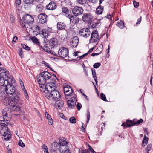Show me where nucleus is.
I'll return each mask as SVG.
<instances>
[{
	"mask_svg": "<svg viewBox=\"0 0 153 153\" xmlns=\"http://www.w3.org/2000/svg\"><path fill=\"white\" fill-rule=\"evenodd\" d=\"M15 80L12 76L7 77V79H1L0 81V85L4 87V90L12 99L16 98L20 99L19 96V92L16 90L13 84L14 83Z\"/></svg>",
	"mask_w": 153,
	"mask_h": 153,
	"instance_id": "f257e3e1",
	"label": "nucleus"
},
{
	"mask_svg": "<svg viewBox=\"0 0 153 153\" xmlns=\"http://www.w3.org/2000/svg\"><path fill=\"white\" fill-rule=\"evenodd\" d=\"M20 99L16 98L12 99L11 97H7L2 101V103L6 106H9L10 109L13 111H17L20 109V107L17 105V103L19 101Z\"/></svg>",
	"mask_w": 153,
	"mask_h": 153,
	"instance_id": "f03ea898",
	"label": "nucleus"
},
{
	"mask_svg": "<svg viewBox=\"0 0 153 153\" xmlns=\"http://www.w3.org/2000/svg\"><path fill=\"white\" fill-rule=\"evenodd\" d=\"M51 74L47 71H44L37 76V80L39 85H44L46 82V80L50 79Z\"/></svg>",
	"mask_w": 153,
	"mask_h": 153,
	"instance_id": "7ed1b4c3",
	"label": "nucleus"
},
{
	"mask_svg": "<svg viewBox=\"0 0 153 153\" xmlns=\"http://www.w3.org/2000/svg\"><path fill=\"white\" fill-rule=\"evenodd\" d=\"M3 117H1L0 120V124L1 127L3 126V127L7 126L9 122V118L8 117V113L7 111L5 110H3L2 111Z\"/></svg>",
	"mask_w": 153,
	"mask_h": 153,
	"instance_id": "20e7f679",
	"label": "nucleus"
},
{
	"mask_svg": "<svg viewBox=\"0 0 153 153\" xmlns=\"http://www.w3.org/2000/svg\"><path fill=\"white\" fill-rule=\"evenodd\" d=\"M72 95H73V97L70 98L69 100H68L67 102L68 106L71 109H73L75 107L77 102L76 95L74 93L72 94Z\"/></svg>",
	"mask_w": 153,
	"mask_h": 153,
	"instance_id": "39448f33",
	"label": "nucleus"
},
{
	"mask_svg": "<svg viewBox=\"0 0 153 153\" xmlns=\"http://www.w3.org/2000/svg\"><path fill=\"white\" fill-rule=\"evenodd\" d=\"M68 49L64 47L60 48L58 51L59 57L63 58L67 57L68 55Z\"/></svg>",
	"mask_w": 153,
	"mask_h": 153,
	"instance_id": "423d86ee",
	"label": "nucleus"
},
{
	"mask_svg": "<svg viewBox=\"0 0 153 153\" xmlns=\"http://www.w3.org/2000/svg\"><path fill=\"white\" fill-rule=\"evenodd\" d=\"M22 19L23 22L27 24H32L34 22V19L32 16L28 14L24 15Z\"/></svg>",
	"mask_w": 153,
	"mask_h": 153,
	"instance_id": "0eeeda50",
	"label": "nucleus"
},
{
	"mask_svg": "<svg viewBox=\"0 0 153 153\" xmlns=\"http://www.w3.org/2000/svg\"><path fill=\"white\" fill-rule=\"evenodd\" d=\"M2 130L1 132H3L4 133V140H8L10 139L11 137L10 134V132H9L8 130V128L7 126L3 127V126L1 127Z\"/></svg>",
	"mask_w": 153,
	"mask_h": 153,
	"instance_id": "6e6552de",
	"label": "nucleus"
},
{
	"mask_svg": "<svg viewBox=\"0 0 153 153\" xmlns=\"http://www.w3.org/2000/svg\"><path fill=\"white\" fill-rule=\"evenodd\" d=\"M72 11L74 16H78L82 14L84 10L82 7L76 6L72 9Z\"/></svg>",
	"mask_w": 153,
	"mask_h": 153,
	"instance_id": "1a4fd4ad",
	"label": "nucleus"
},
{
	"mask_svg": "<svg viewBox=\"0 0 153 153\" xmlns=\"http://www.w3.org/2000/svg\"><path fill=\"white\" fill-rule=\"evenodd\" d=\"M90 30L88 28H84L80 29L79 32L80 36L85 38L88 37L90 34Z\"/></svg>",
	"mask_w": 153,
	"mask_h": 153,
	"instance_id": "9d476101",
	"label": "nucleus"
},
{
	"mask_svg": "<svg viewBox=\"0 0 153 153\" xmlns=\"http://www.w3.org/2000/svg\"><path fill=\"white\" fill-rule=\"evenodd\" d=\"M68 17L70 19V24L72 25L77 24L79 22V19L77 16L69 14Z\"/></svg>",
	"mask_w": 153,
	"mask_h": 153,
	"instance_id": "9b49d317",
	"label": "nucleus"
},
{
	"mask_svg": "<svg viewBox=\"0 0 153 153\" xmlns=\"http://www.w3.org/2000/svg\"><path fill=\"white\" fill-rule=\"evenodd\" d=\"M99 39L98 31L97 30H94L91 33L90 42L92 43L96 42Z\"/></svg>",
	"mask_w": 153,
	"mask_h": 153,
	"instance_id": "f8f14e48",
	"label": "nucleus"
},
{
	"mask_svg": "<svg viewBox=\"0 0 153 153\" xmlns=\"http://www.w3.org/2000/svg\"><path fill=\"white\" fill-rule=\"evenodd\" d=\"M93 18L92 16L90 13H86L83 14L82 17V20L85 23L91 22Z\"/></svg>",
	"mask_w": 153,
	"mask_h": 153,
	"instance_id": "ddd939ff",
	"label": "nucleus"
},
{
	"mask_svg": "<svg viewBox=\"0 0 153 153\" xmlns=\"http://www.w3.org/2000/svg\"><path fill=\"white\" fill-rule=\"evenodd\" d=\"M52 88V86H50L49 85L47 84L46 85L45 87V95L46 98L49 100L51 98L50 93L51 91Z\"/></svg>",
	"mask_w": 153,
	"mask_h": 153,
	"instance_id": "4468645a",
	"label": "nucleus"
},
{
	"mask_svg": "<svg viewBox=\"0 0 153 153\" xmlns=\"http://www.w3.org/2000/svg\"><path fill=\"white\" fill-rule=\"evenodd\" d=\"M51 96L53 99L55 100H57L60 98V94L57 91L55 90H53L51 92Z\"/></svg>",
	"mask_w": 153,
	"mask_h": 153,
	"instance_id": "2eb2a0df",
	"label": "nucleus"
},
{
	"mask_svg": "<svg viewBox=\"0 0 153 153\" xmlns=\"http://www.w3.org/2000/svg\"><path fill=\"white\" fill-rule=\"evenodd\" d=\"M48 17V16L44 13H40L38 16V18L39 22L42 24L46 22Z\"/></svg>",
	"mask_w": 153,
	"mask_h": 153,
	"instance_id": "dca6fc26",
	"label": "nucleus"
},
{
	"mask_svg": "<svg viewBox=\"0 0 153 153\" xmlns=\"http://www.w3.org/2000/svg\"><path fill=\"white\" fill-rule=\"evenodd\" d=\"M50 47L51 48L56 47L58 45V41L56 38H53L50 39L49 42Z\"/></svg>",
	"mask_w": 153,
	"mask_h": 153,
	"instance_id": "f3484780",
	"label": "nucleus"
},
{
	"mask_svg": "<svg viewBox=\"0 0 153 153\" xmlns=\"http://www.w3.org/2000/svg\"><path fill=\"white\" fill-rule=\"evenodd\" d=\"M62 146L61 145V144L59 143H58L56 142H55L53 143L51 145V150L53 152L56 151L58 149L59 150Z\"/></svg>",
	"mask_w": 153,
	"mask_h": 153,
	"instance_id": "a211bd4d",
	"label": "nucleus"
},
{
	"mask_svg": "<svg viewBox=\"0 0 153 153\" xmlns=\"http://www.w3.org/2000/svg\"><path fill=\"white\" fill-rule=\"evenodd\" d=\"M79 42V38L77 36H74L72 39L71 46L72 48H75L77 46Z\"/></svg>",
	"mask_w": 153,
	"mask_h": 153,
	"instance_id": "6ab92c4d",
	"label": "nucleus"
},
{
	"mask_svg": "<svg viewBox=\"0 0 153 153\" xmlns=\"http://www.w3.org/2000/svg\"><path fill=\"white\" fill-rule=\"evenodd\" d=\"M64 91L65 95L67 96H69L73 93L72 89L69 85H67L64 88Z\"/></svg>",
	"mask_w": 153,
	"mask_h": 153,
	"instance_id": "aec40b11",
	"label": "nucleus"
},
{
	"mask_svg": "<svg viewBox=\"0 0 153 153\" xmlns=\"http://www.w3.org/2000/svg\"><path fill=\"white\" fill-rule=\"evenodd\" d=\"M121 126H123L124 128L125 129L126 128L130 127L132 126H133L132 120L127 119L126 121V123H123Z\"/></svg>",
	"mask_w": 153,
	"mask_h": 153,
	"instance_id": "412c9836",
	"label": "nucleus"
},
{
	"mask_svg": "<svg viewBox=\"0 0 153 153\" xmlns=\"http://www.w3.org/2000/svg\"><path fill=\"white\" fill-rule=\"evenodd\" d=\"M57 5L56 3L53 1L50 2L46 6V8L48 10H53L56 8Z\"/></svg>",
	"mask_w": 153,
	"mask_h": 153,
	"instance_id": "4be33fe9",
	"label": "nucleus"
},
{
	"mask_svg": "<svg viewBox=\"0 0 153 153\" xmlns=\"http://www.w3.org/2000/svg\"><path fill=\"white\" fill-rule=\"evenodd\" d=\"M66 27V25L64 22H59L57 23V27L58 30H65L67 33H68L67 30L65 29Z\"/></svg>",
	"mask_w": 153,
	"mask_h": 153,
	"instance_id": "5701e85b",
	"label": "nucleus"
},
{
	"mask_svg": "<svg viewBox=\"0 0 153 153\" xmlns=\"http://www.w3.org/2000/svg\"><path fill=\"white\" fill-rule=\"evenodd\" d=\"M64 105L63 101L62 100H57L56 102L55 107L56 109H61L63 106Z\"/></svg>",
	"mask_w": 153,
	"mask_h": 153,
	"instance_id": "b1692460",
	"label": "nucleus"
},
{
	"mask_svg": "<svg viewBox=\"0 0 153 153\" xmlns=\"http://www.w3.org/2000/svg\"><path fill=\"white\" fill-rule=\"evenodd\" d=\"M59 152L60 153H71L69 149L66 146L64 145L61 146L60 149H59Z\"/></svg>",
	"mask_w": 153,
	"mask_h": 153,
	"instance_id": "393cba45",
	"label": "nucleus"
},
{
	"mask_svg": "<svg viewBox=\"0 0 153 153\" xmlns=\"http://www.w3.org/2000/svg\"><path fill=\"white\" fill-rule=\"evenodd\" d=\"M45 115L46 118L49 120L48 124L50 125H52L53 123V121L51 118L50 115L48 112H46L45 113Z\"/></svg>",
	"mask_w": 153,
	"mask_h": 153,
	"instance_id": "a878e982",
	"label": "nucleus"
},
{
	"mask_svg": "<svg viewBox=\"0 0 153 153\" xmlns=\"http://www.w3.org/2000/svg\"><path fill=\"white\" fill-rule=\"evenodd\" d=\"M104 7L101 6V4H99V6L96 9V13L101 14L102 13Z\"/></svg>",
	"mask_w": 153,
	"mask_h": 153,
	"instance_id": "bb28decb",
	"label": "nucleus"
},
{
	"mask_svg": "<svg viewBox=\"0 0 153 153\" xmlns=\"http://www.w3.org/2000/svg\"><path fill=\"white\" fill-rule=\"evenodd\" d=\"M143 121V120L142 119H141L139 120L136 119H134L132 120L133 126L138 125L142 123Z\"/></svg>",
	"mask_w": 153,
	"mask_h": 153,
	"instance_id": "cd10ccee",
	"label": "nucleus"
},
{
	"mask_svg": "<svg viewBox=\"0 0 153 153\" xmlns=\"http://www.w3.org/2000/svg\"><path fill=\"white\" fill-rule=\"evenodd\" d=\"M116 25L118 26L120 28H123L124 27V22L122 20H120L119 22H117Z\"/></svg>",
	"mask_w": 153,
	"mask_h": 153,
	"instance_id": "c85d7f7f",
	"label": "nucleus"
},
{
	"mask_svg": "<svg viewBox=\"0 0 153 153\" xmlns=\"http://www.w3.org/2000/svg\"><path fill=\"white\" fill-rule=\"evenodd\" d=\"M4 90H2L0 93V101L2 102L7 96H6L4 92L3 91Z\"/></svg>",
	"mask_w": 153,
	"mask_h": 153,
	"instance_id": "c756f323",
	"label": "nucleus"
},
{
	"mask_svg": "<svg viewBox=\"0 0 153 153\" xmlns=\"http://www.w3.org/2000/svg\"><path fill=\"white\" fill-rule=\"evenodd\" d=\"M41 47L47 52H49L52 49V48H50V45H48L46 46H44L43 47L41 46Z\"/></svg>",
	"mask_w": 153,
	"mask_h": 153,
	"instance_id": "7c9ffc66",
	"label": "nucleus"
},
{
	"mask_svg": "<svg viewBox=\"0 0 153 153\" xmlns=\"http://www.w3.org/2000/svg\"><path fill=\"white\" fill-rule=\"evenodd\" d=\"M41 32V34L43 36L44 38H46L47 37H48V30H46L45 29H42Z\"/></svg>",
	"mask_w": 153,
	"mask_h": 153,
	"instance_id": "2f4dec72",
	"label": "nucleus"
},
{
	"mask_svg": "<svg viewBox=\"0 0 153 153\" xmlns=\"http://www.w3.org/2000/svg\"><path fill=\"white\" fill-rule=\"evenodd\" d=\"M31 39L34 43H35L37 45L39 46H40V43L39 42V40L36 37H32Z\"/></svg>",
	"mask_w": 153,
	"mask_h": 153,
	"instance_id": "473e14b6",
	"label": "nucleus"
},
{
	"mask_svg": "<svg viewBox=\"0 0 153 153\" xmlns=\"http://www.w3.org/2000/svg\"><path fill=\"white\" fill-rule=\"evenodd\" d=\"M43 8V6L40 4L37 5L36 7V10L39 12H41Z\"/></svg>",
	"mask_w": 153,
	"mask_h": 153,
	"instance_id": "72a5a7b5",
	"label": "nucleus"
},
{
	"mask_svg": "<svg viewBox=\"0 0 153 153\" xmlns=\"http://www.w3.org/2000/svg\"><path fill=\"white\" fill-rule=\"evenodd\" d=\"M77 3L80 5H83L86 3V0H77Z\"/></svg>",
	"mask_w": 153,
	"mask_h": 153,
	"instance_id": "f704fd0d",
	"label": "nucleus"
},
{
	"mask_svg": "<svg viewBox=\"0 0 153 153\" xmlns=\"http://www.w3.org/2000/svg\"><path fill=\"white\" fill-rule=\"evenodd\" d=\"M35 28V30H36V32L38 33L39 34H41V31H40V27L39 25H35L34 26Z\"/></svg>",
	"mask_w": 153,
	"mask_h": 153,
	"instance_id": "c9c22d12",
	"label": "nucleus"
},
{
	"mask_svg": "<svg viewBox=\"0 0 153 153\" xmlns=\"http://www.w3.org/2000/svg\"><path fill=\"white\" fill-rule=\"evenodd\" d=\"M152 146V144H150L147 146L146 148H145V151H147L146 153H148L149 151L151 150Z\"/></svg>",
	"mask_w": 153,
	"mask_h": 153,
	"instance_id": "e433bc0d",
	"label": "nucleus"
},
{
	"mask_svg": "<svg viewBox=\"0 0 153 153\" xmlns=\"http://www.w3.org/2000/svg\"><path fill=\"white\" fill-rule=\"evenodd\" d=\"M21 45L24 49L28 51L30 50V48L27 45H26L25 44H21Z\"/></svg>",
	"mask_w": 153,
	"mask_h": 153,
	"instance_id": "4c0bfd02",
	"label": "nucleus"
},
{
	"mask_svg": "<svg viewBox=\"0 0 153 153\" xmlns=\"http://www.w3.org/2000/svg\"><path fill=\"white\" fill-rule=\"evenodd\" d=\"M35 2L34 0H24V2L26 4H31Z\"/></svg>",
	"mask_w": 153,
	"mask_h": 153,
	"instance_id": "58836bf2",
	"label": "nucleus"
},
{
	"mask_svg": "<svg viewBox=\"0 0 153 153\" xmlns=\"http://www.w3.org/2000/svg\"><path fill=\"white\" fill-rule=\"evenodd\" d=\"M87 119L86 120L87 123H88L89 122V121L90 119V115L89 111L88 110H87Z\"/></svg>",
	"mask_w": 153,
	"mask_h": 153,
	"instance_id": "ea45409f",
	"label": "nucleus"
},
{
	"mask_svg": "<svg viewBox=\"0 0 153 153\" xmlns=\"http://www.w3.org/2000/svg\"><path fill=\"white\" fill-rule=\"evenodd\" d=\"M69 121L72 123H75L76 122V119L74 117H73L69 119Z\"/></svg>",
	"mask_w": 153,
	"mask_h": 153,
	"instance_id": "a19ab883",
	"label": "nucleus"
},
{
	"mask_svg": "<svg viewBox=\"0 0 153 153\" xmlns=\"http://www.w3.org/2000/svg\"><path fill=\"white\" fill-rule=\"evenodd\" d=\"M42 64H44L48 68H50L51 70H52V71H54V72L56 73V72H55V71H54L52 69L49 67V65H50L48 63H46L45 61H42Z\"/></svg>",
	"mask_w": 153,
	"mask_h": 153,
	"instance_id": "79ce46f5",
	"label": "nucleus"
},
{
	"mask_svg": "<svg viewBox=\"0 0 153 153\" xmlns=\"http://www.w3.org/2000/svg\"><path fill=\"white\" fill-rule=\"evenodd\" d=\"M100 96L102 100L105 101H107V99L105 94L103 93H102L100 94Z\"/></svg>",
	"mask_w": 153,
	"mask_h": 153,
	"instance_id": "37998d69",
	"label": "nucleus"
},
{
	"mask_svg": "<svg viewBox=\"0 0 153 153\" xmlns=\"http://www.w3.org/2000/svg\"><path fill=\"white\" fill-rule=\"evenodd\" d=\"M50 78L51 79V81L50 84H51L52 86H53L55 85V82H56V79L55 78H53L51 77V76Z\"/></svg>",
	"mask_w": 153,
	"mask_h": 153,
	"instance_id": "c03bdc74",
	"label": "nucleus"
},
{
	"mask_svg": "<svg viewBox=\"0 0 153 153\" xmlns=\"http://www.w3.org/2000/svg\"><path fill=\"white\" fill-rule=\"evenodd\" d=\"M18 145L19 146L22 147H24L25 146L24 143L22 142L21 140H19L18 142Z\"/></svg>",
	"mask_w": 153,
	"mask_h": 153,
	"instance_id": "a18cd8bd",
	"label": "nucleus"
},
{
	"mask_svg": "<svg viewBox=\"0 0 153 153\" xmlns=\"http://www.w3.org/2000/svg\"><path fill=\"white\" fill-rule=\"evenodd\" d=\"M91 71L93 78H95L96 77H97L95 71V70L94 69H92Z\"/></svg>",
	"mask_w": 153,
	"mask_h": 153,
	"instance_id": "49530a36",
	"label": "nucleus"
},
{
	"mask_svg": "<svg viewBox=\"0 0 153 153\" xmlns=\"http://www.w3.org/2000/svg\"><path fill=\"white\" fill-rule=\"evenodd\" d=\"M149 140V138L146 137V135H144V144L147 145Z\"/></svg>",
	"mask_w": 153,
	"mask_h": 153,
	"instance_id": "de8ad7c7",
	"label": "nucleus"
},
{
	"mask_svg": "<svg viewBox=\"0 0 153 153\" xmlns=\"http://www.w3.org/2000/svg\"><path fill=\"white\" fill-rule=\"evenodd\" d=\"M101 65V64L100 63H96L94 64L93 67L94 68H97Z\"/></svg>",
	"mask_w": 153,
	"mask_h": 153,
	"instance_id": "09e8293b",
	"label": "nucleus"
},
{
	"mask_svg": "<svg viewBox=\"0 0 153 153\" xmlns=\"http://www.w3.org/2000/svg\"><path fill=\"white\" fill-rule=\"evenodd\" d=\"M19 54L21 57L23 56V53L22 48H19Z\"/></svg>",
	"mask_w": 153,
	"mask_h": 153,
	"instance_id": "8fccbe9b",
	"label": "nucleus"
},
{
	"mask_svg": "<svg viewBox=\"0 0 153 153\" xmlns=\"http://www.w3.org/2000/svg\"><path fill=\"white\" fill-rule=\"evenodd\" d=\"M82 105L81 103L78 102L76 104V107L78 110L79 111L81 109Z\"/></svg>",
	"mask_w": 153,
	"mask_h": 153,
	"instance_id": "3c124183",
	"label": "nucleus"
},
{
	"mask_svg": "<svg viewBox=\"0 0 153 153\" xmlns=\"http://www.w3.org/2000/svg\"><path fill=\"white\" fill-rule=\"evenodd\" d=\"M7 71V70L4 69H2L0 67V72L1 73V75L2 74V73H6V72Z\"/></svg>",
	"mask_w": 153,
	"mask_h": 153,
	"instance_id": "603ef678",
	"label": "nucleus"
},
{
	"mask_svg": "<svg viewBox=\"0 0 153 153\" xmlns=\"http://www.w3.org/2000/svg\"><path fill=\"white\" fill-rule=\"evenodd\" d=\"M100 25H98L97 23L92 24L91 27L92 28H98Z\"/></svg>",
	"mask_w": 153,
	"mask_h": 153,
	"instance_id": "864d4df0",
	"label": "nucleus"
},
{
	"mask_svg": "<svg viewBox=\"0 0 153 153\" xmlns=\"http://www.w3.org/2000/svg\"><path fill=\"white\" fill-rule=\"evenodd\" d=\"M133 4L134 7L137 8L139 5V3L138 2H137L136 1L134 0L133 1Z\"/></svg>",
	"mask_w": 153,
	"mask_h": 153,
	"instance_id": "5fc2aeb1",
	"label": "nucleus"
},
{
	"mask_svg": "<svg viewBox=\"0 0 153 153\" xmlns=\"http://www.w3.org/2000/svg\"><path fill=\"white\" fill-rule=\"evenodd\" d=\"M49 52L51 54L54 55V56L59 57L58 54H57L54 51H52L51 50Z\"/></svg>",
	"mask_w": 153,
	"mask_h": 153,
	"instance_id": "6e6d98bb",
	"label": "nucleus"
},
{
	"mask_svg": "<svg viewBox=\"0 0 153 153\" xmlns=\"http://www.w3.org/2000/svg\"><path fill=\"white\" fill-rule=\"evenodd\" d=\"M62 12L65 13H67L68 12V10L67 7H64L62 9Z\"/></svg>",
	"mask_w": 153,
	"mask_h": 153,
	"instance_id": "4d7b16f0",
	"label": "nucleus"
},
{
	"mask_svg": "<svg viewBox=\"0 0 153 153\" xmlns=\"http://www.w3.org/2000/svg\"><path fill=\"white\" fill-rule=\"evenodd\" d=\"M88 149L90 151H91L93 153H96V152L89 145H88Z\"/></svg>",
	"mask_w": 153,
	"mask_h": 153,
	"instance_id": "13d9d810",
	"label": "nucleus"
},
{
	"mask_svg": "<svg viewBox=\"0 0 153 153\" xmlns=\"http://www.w3.org/2000/svg\"><path fill=\"white\" fill-rule=\"evenodd\" d=\"M59 143L61 144V145H64L65 146H66L65 145L67 144V142L65 140H63V142L62 141V142H59Z\"/></svg>",
	"mask_w": 153,
	"mask_h": 153,
	"instance_id": "bf43d9fd",
	"label": "nucleus"
},
{
	"mask_svg": "<svg viewBox=\"0 0 153 153\" xmlns=\"http://www.w3.org/2000/svg\"><path fill=\"white\" fill-rule=\"evenodd\" d=\"M21 3V0H15V4L16 6L19 5Z\"/></svg>",
	"mask_w": 153,
	"mask_h": 153,
	"instance_id": "052dcab7",
	"label": "nucleus"
},
{
	"mask_svg": "<svg viewBox=\"0 0 153 153\" xmlns=\"http://www.w3.org/2000/svg\"><path fill=\"white\" fill-rule=\"evenodd\" d=\"M88 1L91 3L95 4L97 2L98 0H88Z\"/></svg>",
	"mask_w": 153,
	"mask_h": 153,
	"instance_id": "680f3d73",
	"label": "nucleus"
},
{
	"mask_svg": "<svg viewBox=\"0 0 153 153\" xmlns=\"http://www.w3.org/2000/svg\"><path fill=\"white\" fill-rule=\"evenodd\" d=\"M102 50L101 51H100V52L99 53H93L91 54V56H94L95 55H98L100 54L101 52L102 51Z\"/></svg>",
	"mask_w": 153,
	"mask_h": 153,
	"instance_id": "e2e57ef3",
	"label": "nucleus"
},
{
	"mask_svg": "<svg viewBox=\"0 0 153 153\" xmlns=\"http://www.w3.org/2000/svg\"><path fill=\"white\" fill-rule=\"evenodd\" d=\"M144 133L146 134H147L148 136L149 135V133L148 131V128H144Z\"/></svg>",
	"mask_w": 153,
	"mask_h": 153,
	"instance_id": "0e129e2a",
	"label": "nucleus"
},
{
	"mask_svg": "<svg viewBox=\"0 0 153 153\" xmlns=\"http://www.w3.org/2000/svg\"><path fill=\"white\" fill-rule=\"evenodd\" d=\"M60 116L62 119H66V117L64 115V114L62 113H61L60 114Z\"/></svg>",
	"mask_w": 153,
	"mask_h": 153,
	"instance_id": "69168bd1",
	"label": "nucleus"
},
{
	"mask_svg": "<svg viewBox=\"0 0 153 153\" xmlns=\"http://www.w3.org/2000/svg\"><path fill=\"white\" fill-rule=\"evenodd\" d=\"M141 21V17H140L137 20V22L136 23V25L137 24H139L140 23Z\"/></svg>",
	"mask_w": 153,
	"mask_h": 153,
	"instance_id": "338daca9",
	"label": "nucleus"
},
{
	"mask_svg": "<svg viewBox=\"0 0 153 153\" xmlns=\"http://www.w3.org/2000/svg\"><path fill=\"white\" fill-rule=\"evenodd\" d=\"M17 39H18V38L16 36H15L13 38V40H12L13 43L14 42H16V40H17Z\"/></svg>",
	"mask_w": 153,
	"mask_h": 153,
	"instance_id": "774afa93",
	"label": "nucleus"
}]
</instances>
